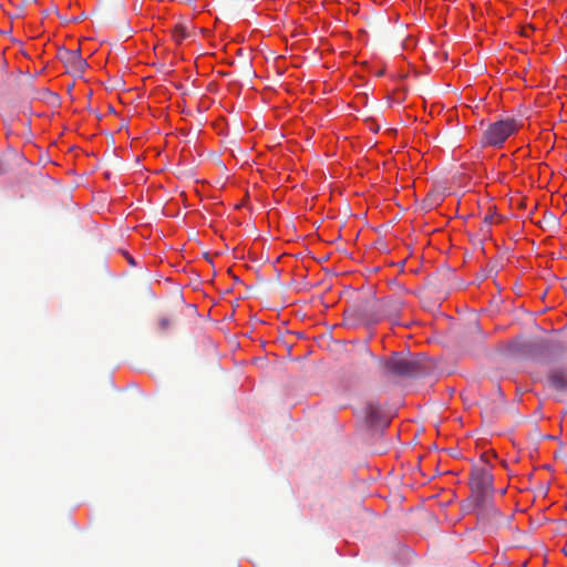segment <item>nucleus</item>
I'll return each mask as SVG.
<instances>
[{
    "mask_svg": "<svg viewBox=\"0 0 567 567\" xmlns=\"http://www.w3.org/2000/svg\"><path fill=\"white\" fill-rule=\"evenodd\" d=\"M512 348L514 353L539 363L559 360L566 352L561 342L548 339L523 340L514 343Z\"/></svg>",
    "mask_w": 567,
    "mask_h": 567,
    "instance_id": "1",
    "label": "nucleus"
},
{
    "mask_svg": "<svg viewBox=\"0 0 567 567\" xmlns=\"http://www.w3.org/2000/svg\"><path fill=\"white\" fill-rule=\"evenodd\" d=\"M382 375L385 378H412L423 373L421 362L414 358H405L401 353H393L390 358L378 359Z\"/></svg>",
    "mask_w": 567,
    "mask_h": 567,
    "instance_id": "2",
    "label": "nucleus"
},
{
    "mask_svg": "<svg viewBox=\"0 0 567 567\" xmlns=\"http://www.w3.org/2000/svg\"><path fill=\"white\" fill-rule=\"evenodd\" d=\"M471 498L472 505L491 501L494 495L493 475L484 468H475L471 473Z\"/></svg>",
    "mask_w": 567,
    "mask_h": 567,
    "instance_id": "3",
    "label": "nucleus"
},
{
    "mask_svg": "<svg viewBox=\"0 0 567 567\" xmlns=\"http://www.w3.org/2000/svg\"><path fill=\"white\" fill-rule=\"evenodd\" d=\"M517 131V122L513 117L492 123L484 131L481 140L483 146L499 147Z\"/></svg>",
    "mask_w": 567,
    "mask_h": 567,
    "instance_id": "4",
    "label": "nucleus"
},
{
    "mask_svg": "<svg viewBox=\"0 0 567 567\" xmlns=\"http://www.w3.org/2000/svg\"><path fill=\"white\" fill-rule=\"evenodd\" d=\"M473 511L485 527L496 526L504 518L501 512L493 505L492 499L473 505Z\"/></svg>",
    "mask_w": 567,
    "mask_h": 567,
    "instance_id": "5",
    "label": "nucleus"
},
{
    "mask_svg": "<svg viewBox=\"0 0 567 567\" xmlns=\"http://www.w3.org/2000/svg\"><path fill=\"white\" fill-rule=\"evenodd\" d=\"M547 385L559 393L567 392V367L549 369L546 374Z\"/></svg>",
    "mask_w": 567,
    "mask_h": 567,
    "instance_id": "6",
    "label": "nucleus"
},
{
    "mask_svg": "<svg viewBox=\"0 0 567 567\" xmlns=\"http://www.w3.org/2000/svg\"><path fill=\"white\" fill-rule=\"evenodd\" d=\"M61 58L72 72L82 73L87 68V62L82 58L80 50H65Z\"/></svg>",
    "mask_w": 567,
    "mask_h": 567,
    "instance_id": "7",
    "label": "nucleus"
},
{
    "mask_svg": "<svg viewBox=\"0 0 567 567\" xmlns=\"http://www.w3.org/2000/svg\"><path fill=\"white\" fill-rule=\"evenodd\" d=\"M365 420L372 425V426H386L388 421L383 420L381 408L378 403L369 402L365 405Z\"/></svg>",
    "mask_w": 567,
    "mask_h": 567,
    "instance_id": "8",
    "label": "nucleus"
},
{
    "mask_svg": "<svg viewBox=\"0 0 567 567\" xmlns=\"http://www.w3.org/2000/svg\"><path fill=\"white\" fill-rule=\"evenodd\" d=\"M188 34L187 28L182 23L175 24L172 29V37L177 44L182 43Z\"/></svg>",
    "mask_w": 567,
    "mask_h": 567,
    "instance_id": "9",
    "label": "nucleus"
},
{
    "mask_svg": "<svg viewBox=\"0 0 567 567\" xmlns=\"http://www.w3.org/2000/svg\"><path fill=\"white\" fill-rule=\"evenodd\" d=\"M401 310V302L399 300H390L383 305V313L388 317H395Z\"/></svg>",
    "mask_w": 567,
    "mask_h": 567,
    "instance_id": "10",
    "label": "nucleus"
},
{
    "mask_svg": "<svg viewBox=\"0 0 567 567\" xmlns=\"http://www.w3.org/2000/svg\"><path fill=\"white\" fill-rule=\"evenodd\" d=\"M497 216L495 214H486L483 220V227L481 228L485 233H489V226L497 223Z\"/></svg>",
    "mask_w": 567,
    "mask_h": 567,
    "instance_id": "11",
    "label": "nucleus"
},
{
    "mask_svg": "<svg viewBox=\"0 0 567 567\" xmlns=\"http://www.w3.org/2000/svg\"><path fill=\"white\" fill-rule=\"evenodd\" d=\"M173 322V318L164 316L158 320V329L161 331H166L172 327Z\"/></svg>",
    "mask_w": 567,
    "mask_h": 567,
    "instance_id": "12",
    "label": "nucleus"
}]
</instances>
